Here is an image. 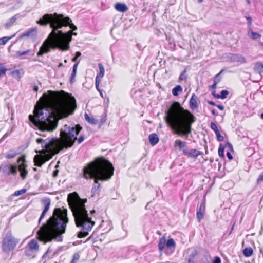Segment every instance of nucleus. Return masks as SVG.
Here are the masks:
<instances>
[{"mask_svg":"<svg viewBox=\"0 0 263 263\" xmlns=\"http://www.w3.org/2000/svg\"><path fill=\"white\" fill-rule=\"evenodd\" d=\"M186 72H187V70L185 68L183 70V71H182L181 72V73L180 74V76L179 77V81H181L183 80H186V78H187V77L186 76Z\"/></svg>","mask_w":263,"mask_h":263,"instance_id":"obj_37","label":"nucleus"},{"mask_svg":"<svg viewBox=\"0 0 263 263\" xmlns=\"http://www.w3.org/2000/svg\"><path fill=\"white\" fill-rule=\"evenodd\" d=\"M70 21L69 17H64L61 14H46L36 23L41 26H47L50 24L52 29L48 37L43 42L42 45L37 52V56L41 57L43 54L49 53L51 50L58 49L61 51H66L70 49V43L72 40V35H77V33H73L72 31L63 32L59 29L63 26L68 24Z\"/></svg>","mask_w":263,"mask_h":263,"instance_id":"obj_1","label":"nucleus"},{"mask_svg":"<svg viewBox=\"0 0 263 263\" xmlns=\"http://www.w3.org/2000/svg\"><path fill=\"white\" fill-rule=\"evenodd\" d=\"M213 263H221V259L219 257L216 256L214 258Z\"/></svg>","mask_w":263,"mask_h":263,"instance_id":"obj_52","label":"nucleus"},{"mask_svg":"<svg viewBox=\"0 0 263 263\" xmlns=\"http://www.w3.org/2000/svg\"><path fill=\"white\" fill-rule=\"evenodd\" d=\"M81 52H79V51L77 52L76 53V55H75V56H74V57L72 59V60H71L72 62H76V61H77V59H78L79 57H80V56H81Z\"/></svg>","mask_w":263,"mask_h":263,"instance_id":"obj_51","label":"nucleus"},{"mask_svg":"<svg viewBox=\"0 0 263 263\" xmlns=\"http://www.w3.org/2000/svg\"><path fill=\"white\" fill-rule=\"evenodd\" d=\"M203 1V0H198L197 1L198 3H202Z\"/></svg>","mask_w":263,"mask_h":263,"instance_id":"obj_61","label":"nucleus"},{"mask_svg":"<svg viewBox=\"0 0 263 263\" xmlns=\"http://www.w3.org/2000/svg\"><path fill=\"white\" fill-rule=\"evenodd\" d=\"M16 168V166L11 164H2L0 165V170H2L3 173L7 175H15L17 173Z\"/></svg>","mask_w":263,"mask_h":263,"instance_id":"obj_14","label":"nucleus"},{"mask_svg":"<svg viewBox=\"0 0 263 263\" xmlns=\"http://www.w3.org/2000/svg\"><path fill=\"white\" fill-rule=\"evenodd\" d=\"M49 140L45 139L43 140L42 138H37L36 140V142L38 144L42 143V145H44L46 143H48Z\"/></svg>","mask_w":263,"mask_h":263,"instance_id":"obj_47","label":"nucleus"},{"mask_svg":"<svg viewBox=\"0 0 263 263\" xmlns=\"http://www.w3.org/2000/svg\"><path fill=\"white\" fill-rule=\"evenodd\" d=\"M165 120L174 134L187 139L192 132L195 116H165Z\"/></svg>","mask_w":263,"mask_h":263,"instance_id":"obj_7","label":"nucleus"},{"mask_svg":"<svg viewBox=\"0 0 263 263\" xmlns=\"http://www.w3.org/2000/svg\"><path fill=\"white\" fill-rule=\"evenodd\" d=\"M7 71V69L4 64L0 63V77L4 76Z\"/></svg>","mask_w":263,"mask_h":263,"instance_id":"obj_35","label":"nucleus"},{"mask_svg":"<svg viewBox=\"0 0 263 263\" xmlns=\"http://www.w3.org/2000/svg\"><path fill=\"white\" fill-rule=\"evenodd\" d=\"M148 140L150 144L152 146L157 144L159 141V138L156 134L153 133L149 135Z\"/></svg>","mask_w":263,"mask_h":263,"instance_id":"obj_24","label":"nucleus"},{"mask_svg":"<svg viewBox=\"0 0 263 263\" xmlns=\"http://www.w3.org/2000/svg\"><path fill=\"white\" fill-rule=\"evenodd\" d=\"M24 253L27 256L34 258L39 250V245L35 239L30 240L25 247Z\"/></svg>","mask_w":263,"mask_h":263,"instance_id":"obj_11","label":"nucleus"},{"mask_svg":"<svg viewBox=\"0 0 263 263\" xmlns=\"http://www.w3.org/2000/svg\"><path fill=\"white\" fill-rule=\"evenodd\" d=\"M14 35L8 37V36H5L2 38H0V45H3L6 44V43L11 39L12 37H13Z\"/></svg>","mask_w":263,"mask_h":263,"instance_id":"obj_38","label":"nucleus"},{"mask_svg":"<svg viewBox=\"0 0 263 263\" xmlns=\"http://www.w3.org/2000/svg\"><path fill=\"white\" fill-rule=\"evenodd\" d=\"M43 157L42 155H36L34 157V165L38 167H41L45 163V160L43 159Z\"/></svg>","mask_w":263,"mask_h":263,"instance_id":"obj_21","label":"nucleus"},{"mask_svg":"<svg viewBox=\"0 0 263 263\" xmlns=\"http://www.w3.org/2000/svg\"><path fill=\"white\" fill-rule=\"evenodd\" d=\"M37 36V28L36 27L32 28L24 32L20 36L21 39L27 38L29 39L35 40Z\"/></svg>","mask_w":263,"mask_h":263,"instance_id":"obj_15","label":"nucleus"},{"mask_svg":"<svg viewBox=\"0 0 263 263\" xmlns=\"http://www.w3.org/2000/svg\"><path fill=\"white\" fill-rule=\"evenodd\" d=\"M115 9L120 12H126L127 11L128 8L124 3H117L115 5Z\"/></svg>","mask_w":263,"mask_h":263,"instance_id":"obj_20","label":"nucleus"},{"mask_svg":"<svg viewBox=\"0 0 263 263\" xmlns=\"http://www.w3.org/2000/svg\"><path fill=\"white\" fill-rule=\"evenodd\" d=\"M68 222L67 209L55 208L52 216L37 232V239L44 243L57 239H58V241H62V237L61 236L65 233Z\"/></svg>","mask_w":263,"mask_h":263,"instance_id":"obj_3","label":"nucleus"},{"mask_svg":"<svg viewBox=\"0 0 263 263\" xmlns=\"http://www.w3.org/2000/svg\"><path fill=\"white\" fill-rule=\"evenodd\" d=\"M217 84L215 82V83H214V84L210 86L209 87L210 89H215L217 87Z\"/></svg>","mask_w":263,"mask_h":263,"instance_id":"obj_56","label":"nucleus"},{"mask_svg":"<svg viewBox=\"0 0 263 263\" xmlns=\"http://www.w3.org/2000/svg\"><path fill=\"white\" fill-rule=\"evenodd\" d=\"M251 37L253 40H256L261 37V35L258 33L252 31L251 32Z\"/></svg>","mask_w":263,"mask_h":263,"instance_id":"obj_43","label":"nucleus"},{"mask_svg":"<svg viewBox=\"0 0 263 263\" xmlns=\"http://www.w3.org/2000/svg\"><path fill=\"white\" fill-rule=\"evenodd\" d=\"M223 71L224 70L222 69L215 76L213 80L214 83L216 82L217 84L220 81V79L219 77L223 72Z\"/></svg>","mask_w":263,"mask_h":263,"instance_id":"obj_41","label":"nucleus"},{"mask_svg":"<svg viewBox=\"0 0 263 263\" xmlns=\"http://www.w3.org/2000/svg\"><path fill=\"white\" fill-rule=\"evenodd\" d=\"M83 177L93 179L97 189L100 187L99 181H106L111 179L114 173L112 164L103 157H98L83 168Z\"/></svg>","mask_w":263,"mask_h":263,"instance_id":"obj_6","label":"nucleus"},{"mask_svg":"<svg viewBox=\"0 0 263 263\" xmlns=\"http://www.w3.org/2000/svg\"><path fill=\"white\" fill-rule=\"evenodd\" d=\"M86 121L92 125H102L106 120V116H85Z\"/></svg>","mask_w":263,"mask_h":263,"instance_id":"obj_13","label":"nucleus"},{"mask_svg":"<svg viewBox=\"0 0 263 263\" xmlns=\"http://www.w3.org/2000/svg\"><path fill=\"white\" fill-rule=\"evenodd\" d=\"M17 17L16 15L13 16L5 24V27L7 28H10L16 22Z\"/></svg>","mask_w":263,"mask_h":263,"instance_id":"obj_31","label":"nucleus"},{"mask_svg":"<svg viewBox=\"0 0 263 263\" xmlns=\"http://www.w3.org/2000/svg\"><path fill=\"white\" fill-rule=\"evenodd\" d=\"M26 190L25 189H23L20 190L16 191L14 193L13 195L15 196H18L24 194L25 193H26Z\"/></svg>","mask_w":263,"mask_h":263,"instance_id":"obj_44","label":"nucleus"},{"mask_svg":"<svg viewBox=\"0 0 263 263\" xmlns=\"http://www.w3.org/2000/svg\"><path fill=\"white\" fill-rule=\"evenodd\" d=\"M182 91V88L180 85H177L172 89V93L174 96H178L179 92Z\"/></svg>","mask_w":263,"mask_h":263,"instance_id":"obj_30","label":"nucleus"},{"mask_svg":"<svg viewBox=\"0 0 263 263\" xmlns=\"http://www.w3.org/2000/svg\"><path fill=\"white\" fill-rule=\"evenodd\" d=\"M77 108L76 98L64 90H48L40 98L34 106L33 115H72Z\"/></svg>","mask_w":263,"mask_h":263,"instance_id":"obj_2","label":"nucleus"},{"mask_svg":"<svg viewBox=\"0 0 263 263\" xmlns=\"http://www.w3.org/2000/svg\"><path fill=\"white\" fill-rule=\"evenodd\" d=\"M64 62H65V63H67V60H64Z\"/></svg>","mask_w":263,"mask_h":263,"instance_id":"obj_64","label":"nucleus"},{"mask_svg":"<svg viewBox=\"0 0 263 263\" xmlns=\"http://www.w3.org/2000/svg\"><path fill=\"white\" fill-rule=\"evenodd\" d=\"M210 127L211 128V129L212 130H213L215 132V133H217V132L219 131L216 124L213 122H211L210 123Z\"/></svg>","mask_w":263,"mask_h":263,"instance_id":"obj_46","label":"nucleus"},{"mask_svg":"<svg viewBox=\"0 0 263 263\" xmlns=\"http://www.w3.org/2000/svg\"><path fill=\"white\" fill-rule=\"evenodd\" d=\"M78 64H79V63L77 62V63H75L73 66L72 71V73H71V76H70L71 80L74 79V78L76 77V71H77Z\"/></svg>","mask_w":263,"mask_h":263,"instance_id":"obj_36","label":"nucleus"},{"mask_svg":"<svg viewBox=\"0 0 263 263\" xmlns=\"http://www.w3.org/2000/svg\"><path fill=\"white\" fill-rule=\"evenodd\" d=\"M42 203L43 205V211L39 218V223L41 222L42 219L44 217L46 212L49 210L50 205V200L48 198H45L42 200Z\"/></svg>","mask_w":263,"mask_h":263,"instance_id":"obj_16","label":"nucleus"},{"mask_svg":"<svg viewBox=\"0 0 263 263\" xmlns=\"http://www.w3.org/2000/svg\"><path fill=\"white\" fill-rule=\"evenodd\" d=\"M20 162H22V163L19 164L18 169L20 172V176L23 180H24L28 174V171L26 169L27 165L26 163L25 156L24 155L21 156L18 159L17 162L20 163Z\"/></svg>","mask_w":263,"mask_h":263,"instance_id":"obj_12","label":"nucleus"},{"mask_svg":"<svg viewBox=\"0 0 263 263\" xmlns=\"http://www.w3.org/2000/svg\"><path fill=\"white\" fill-rule=\"evenodd\" d=\"M98 67L99 69V73L96 78H98L99 80H101V78L104 75L105 70L103 65L101 63L98 64Z\"/></svg>","mask_w":263,"mask_h":263,"instance_id":"obj_29","label":"nucleus"},{"mask_svg":"<svg viewBox=\"0 0 263 263\" xmlns=\"http://www.w3.org/2000/svg\"><path fill=\"white\" fill-rule=\"evenodd\" d=\"M196 255V252L191 254L187 259V263H195V258Z\"/></svg>","mask_w":263,"mask_h":263,"instance_id":"obj_40","label":"nucleus"},{"mask_svg":"<svg viewBox=\"0 0 263 263\" xmlns=\"http://www.w3.org/2000/svg\"><path fill=\"white\" fill-rule=\"evenodd\" d=\"M166 245V244L165 237L164 236L160 237L159 239L158 245V249L160 252H162L163 251Z\"/></svg>","mask_w":263,"mask_h":263,"instance_id":"obj_26","label":"nucleus"},{"mask_svg":"<svg viewBox=\"0 0 263 263\" xmlns=\"http://www.w3.org/2000/svg\"><path fill=\"white\" fill-rule=\"evenodd\" d=\"M65 126H70V127H73L74 128H77V126H79L81 128V129L79 130V132L77 134L76 137H77V136L78 135V134H79L80 132L82 130V127L79 125V124H77L76 125L74 126H73V125H67V124H65L63 126V127H62V128H63ZM84 140V136L83 135H81L79 136V138H76V140H75V141L77 140V142L78 144H80Z\"/></svg>","mask_w":263,"mask_h":263,"instance_id":"obj_22","label":"nucleus"},{"mask_svg":"<svg viewBox=\"0 0 263 263\" xmlns=\"http://www.w3.org/2000/svg\"><path fill=\"white\" fill-rule=\"evenodd\" d=\"M100 82H101V80H99L98 78H96V79H95L96 87L97 89L100 92L101 91L99 89V85H100Z\"/></svg>","mask_w":263,"mask_h":263,"instance_id":"obj_49","label":"nucleus"},{"mask_svg":"<svg viewBox=\"0 0 263 263\" xmlns=\"http://www.w3.org/2000/svg\"><path fill=\"white\" fill-rule=\"evenodd\" d=\"M177 146L178 147L179 150L183 149H187L186 147V142L185 141H182L180 139H176L174 142V147Z\"/></svg>","mask_w":263,"mask_h":263,"instance_id":"obj_23","label":"nucleus"},{"mask_svg":"<svg viewBox=\"0 0 263 263\" xmlns=\"http://www.w3.org/2000/svg\"><path fill=\"white\" fill-rule=\"evenodd\" d=\"M166 246L167 249H171V248H175L176 246V243L174 241V240L170 238H169L167 241H166Z\"/></svg>","mask_w":263,"mask_h":263,"instance_id":"obj_32","label":"nucleus"},{"mask_svg":"<svg viewBox=\"0 0 263 263\" xmlns=\"http://www.w3.org/2000/svg\"><path fill=\"white\" fill-rule=\"evenodd\" d=\"M67 116H29V120L41 131H53L58 121Z\"/></svg>","mask_w":263,"mask_h":263,"instance_id":"obj_8","label":"nucleus"},{"mask_svg":"<svg viewBox=\"0 0 263 263\" xmlns=\"http://www.w3.org/2000/svg\"><path fill=\"white\" fill-rule=\"evenodd\" d=\"M71 22H72V21L70 19V21H68V24H67V25H66L65 26H63V27H66V26H69L70 28L72 29L71 31H72V32L73 33H74L73 32V30H76L77 29V27L73 24L71 23Z\"/></svg>","mask_w":263,"mask_h":263,"instance_id":"obj_42","label":"nucleus"},{"mask_svg":"<svg viewBox=\"0 0 263 263\" xmlns=\"http://www.w3.org/2000/svg\"><path fill=\"white\" fill-rule=\"evenodd\" d=\"M87 201L86 198H81L76 192L70 193L67 197L68 205L72 212L76 225L77 227L81 228V231L77 235L80 238L87 236L88 235V231L91 230L95 224V221L92 220V217L88 216L85 208V203Z\"/></svg>","mask_w":263,"mask_h":263,"instance_id":"obj_5","label":"nucleus"},{"mask_svg":"<svg viewBox=\"0 0 263 263\" xmlns=\"http://www.w3.org/2000/svg\"><path fill=\"white\" fill-rule=\"evenodd\" d=\"M262 181H263V172H262V173H261V174L259 175V177H258V179H257V183L258 184H260Z\"/></svg>","mask_w":263,"mask_h":263,"instance_id":"obj_50","label":"nucleus"},{"mask_svg":"<svg viewBox=\"0 0 263 263\" xmlns=\"http://www.w3.org/2000/svg\"><path fill=\"white\" fill-rule=\"evenodd\" d=\"M227 156L228 157V158L229 160H232L233 159V156L231 155V153L229 152H228L227 153Z\"/></svg>","mask_w":263,"mask_h":263,"instance_id":"obj_55","label":"nucleus"},{"mask_svg":"<svg viewBox=\"0 0 263 263\" xmlns=\"http://www.w3.org/2000/svg\"><path fill=\"white\" fill-rule=\"evenodd\" d=\"M205 211V202L202 201L199 207L197 209V219L198 222H200L201 220L204 217V213Z\"/></svg>","mask_w":263,"mask_h":263,"instance_id":"obj_18","label":"nucleus"},{"mask_svg":"<svg viewBox=\"0 0 263 263\" xmlns=\"http://www.w3.org/2000/svg\"><path fill=\"white\" fill-rule=\"evenodd\" d=\"M217 107L220 109V110H223L224 108V107L221 105H217Z\"/></svg>","mask_w":263,"mask_h":263,"instance_id":"obj_58","label":"nucleus"},{"mask_svg":"<svg viewBox=\"0 0 263 263\" xmlns=\"http://www.w3.org/2000/svg\"><path fill=\"white\" fill-rule=\"evenodd\" d=\"M51 252V250L50 248H48L46 252L42 256L43 259H47L48 260L51 259L53 258V255H49V253Z\"/></svg>","mask_w":263,"mask_h":263,"instance_id":"obj_33","label":"nucleus"},{"mask_svg":"<svg viewBox=\"0 0 263 263\" xmlns=\"http://www.w3.org/2000/svg\"><path fill=\"white\" fill-rule=\"evenodd\" d=\"M63 63H60L58 65V67H61L62 66H63Z\"/></svg>","mask_w":263,"mask_h":263,"instance_id":"obj_60","label":"nucleus"},{"mask_svg":"<svg viewBox=\"0 0 263 263\" xmlns=\"http://www.w3.org/2000/svg\"><path fill=\"white\" fill-rule=\"evenodd\" d=\"M210 103L211 104L214 105V103H213V102H210Z\"/></svg>","mask_w":263,"mask_h":263,"instance_id":"obj_62","label":"nucleus"},{"mask_svg":"<svg viewBox=\"0 0 263 263\" xmlns=\"http://www.w3.org/2000/svg\"><path fill=\"white\" fill-rule=\"evenodd\" d=\"M29 52H30V50L28 49L24 51H16V54L18 57H21V56L27 54L28 53H29Z\"/></svg>","mask_w":263,"mask_h":263,"instance_id":"obj_45","label":"nucleus"},{"mask_svg":"<svg viewBox=\"0 0 263 263\" xmlns=\"http://www.w3.org/2000/svg\"><path fill=\"white\" fill-rule=\"evenodd\" d=\"M215 134L216 135L217 139L218 141H223L224 140V137H223V136H222L220 134L219 131H218L217 133H216Z\"/></svg>","mask_w":263,"mask_h":263,"instance_id":"obj_48","label":"nucleus"},{"mask_svg":"<svg viewBox=\"0 0 263 263\" xmlns=\"http://www.w3.org/2000/svg\"><path fill=\"white\" fill-rule=\"evenodd\" d=\"M229 92L227 90H222L220 94H218L215 93V91H214L212 92V95L214 96V97L217 99H224L227 98L228 95H229Z\"/></svg>","mask_w":263,"mask_h":263,"instance_id":"obj_25","label":"nucleus"},{"mask_svg":"<svg viewBox=\"0 0 263 263\" xmlns=\"http://www.w3.org/2000/svg\"><path fill=\"white\" fill-rule=\"evenodd\" d=\"M80 255L78 253H74L72 256V258L70 263H77L80 259Z\"/></svg>","mask_w":263,"mask_h":263,"instance_id":"obj_39","label":"nucleus"},{"mask_svg":"<svg viewBox=\"0 0 263 263\" xmlns=\"http://www.w3.org/2000/svg\"><path fill=\"white\" fill-rule=\"evenodd\" d=\"M39 88L38 86L36 85L34 86L33 90L35 92H37L38 91Z\"/></svg>","mask_w":263,"mask_h":263,"instance_id":"obj_57","label":"nucleus"},{"mask_svg":"<svg viewBox=\"0 0 263 263\" xmlns=\"http://www.w3.org/2000/svg\"><path fill=\"white\" fill-rule=\"evenodd\" d=\"M59 173V171L58 170H55L53 171L52 174V177L55 178L58 176Z\"/></svg>","mask_w":263,"mask_h":263,"instance_id":"obj_54","label":"nucleus"},{"mask_svg":"<svg viewBox=\"0 0 263 263\" xmlns=\"http://www.w3.org/2000/svg\"><path fill=\"white\" fill-rule=\"evenodd\" d=\"M80 129L79 126L76 128L65 126L61 129L60 138H52L48 143L42 145L44 149L35 151V153L42 155L45 162L49 161L64 148L71 147L74 144L76 136Z\"/></svg>","mask_w":263,"mask_h":263,"instance_id":"obj_4","label":"nucleus"},{"mask_svg":"<svg viewBox=\"0 0 263 263\" xmlns=\"http://www.w3.org/2000/svg\"><path fill=\"white\" fill-rule=\"evenodd\" d=\"M14 157L13 156H10V157L9 156L8 157H9V158H12V157Z\"/></svg>","mask_w":263,"mask_h":263,"instance_id":"obj_63","label":"nucleus"},{"mask_svg":"<svg viewBox=\"0 0 263 263\" xmlns=\"http://www.w3.org/2000/svg\"><path fill=\"white\" fill-rule=\"evenodd\" d=\"M199 104L200 101L198 97L195 93H193L189 101L191 109L193 110L197 109Z\"/></svg>","mask_w":263,"mask_h":263,"instance_id":"obj_17","label":"nucleus"},{"mask_svg":"<svg viewBox=\"0 0 263 263\" xmlns=\"http://www.w3.org/2000/svg\"><path fill=\"white\" fill-rule=\"evenodd\" d=\"M166 115H193L189 111L184 109L180 104L174 102L166 112Z\"/></svg>","mask_w":263,"mask_h":263,"instance_id":"obj_10","label":"nucleus"},{"mask_svg":"<svg viewBox=\"0 0 263 263\" xmlns=\"http://www.w3.org/2000/svg\"><path fill=\"white\" fill-rule=\"evenodd\" d=\"M242 252L246 257H249L253 255V250L251 247H247L242 250Z\"/></svg>","mask_w":263,"mask_h":263,"instance_id":"obj_28","label":"nucleus"},{"mask_svg":"<svg viewBox=\"0 0 263 263\" xmlns=\"http://www.w3.org/2000/svg\"><path fill=\"white\" fill-rule=\"evenodd\" d=\"M224 146L222 144H220L219 145L218 153L219 157L221 158H223L224 157Z\"/></svg>","mask_w":263,"mask_h":263,"instance_id":"obj_34","label":"nucleus"},{"mask_svg":"<svg viewBox=\"0 0 263 263\" xmlns=\"http://www.w3.org/2000/svg\"><path fill=\"white\" fill-rule=\"evenodd\" d=\"M226 146H227L230 149V150L233 151L232 145L230 143L227 142L226 143Z\"/></svg>","mask_w":263,"mask_h":263,"instance_id":"obj_53","label":"nucleus"},{"mask_svg":"<svg viewBox=\"0 0 263 263\" xmlns=\"http://www.w3.org/2000/svg\"><path fill=\"white\" fill-rule=\"evenodd\" d=\"M96 213V211L95 210H92L90 211V214L92 215Z\"/></svg>","mask_w":263,"mask_h":263,"instance_id":"obj_59","label":"nucleus"},{"mask_svg":"<svg viewBox=\"0 0 263 263\" xmlns=\"http://www.w3.org/2000/svg\"><path fill=\"white\" fill-rule=\"evenodd\" d=\"M11 74L13 77L20 79L24 74V71L22 69L14 70L11 72Z\"/></svg>","mask_w":263,"mask_h":263,"instance_id":"obj_27","label":"nucleus"},{"mask_svg":"<svg viewBox=\"0 0 263 263\" xmlns=\"http://www.w3.org/2000/svg\"><path fill=\"white\" fill-rule=\"evenodd\" d=\"M18 242V240L11 234H7L2 242V251L5 253H9L15 249Z\"/></svg>","mask_w":263,"mask_h":263,"instance_id":"obj_9","label":"nucleus"},{"mask_svg":"<svg viewBox=\"0 0 263 263\" xmlns=\"http://www.w3.org/2000/svg\"><path fill=\"white\" fill-rule=\"evenodd\" d=\"M183 153L184 155L188 157L195 158L202 154V152L196 149H191L190 151L187 149H183Z\"/></svg>","mask_w":263,"mask_h":263,"instance_id":"obj_19","label":"nucleus"}]
</instances>
